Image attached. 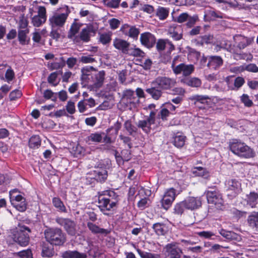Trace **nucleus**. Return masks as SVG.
Wrapping results in <instances>:
<instances>
[{"label":"nucleus","mask_w":258,"mask_h":258,"mask_svg":"<svg viewBox=\"0 0 258 258\" xmlns=\"http://www.w3.org/2000/svg\"><path fill=\"white\" fill-rule=\"evenodd\" d=\"M229 147L234 154L240 157L250 158L254 156V152L251 148L237 140H233L230 142Z\"/></svg>","instance_id":"nucleus-7"},{"label":"nucleus","mask_w":258,"mask_h":258,"mask_svg":"<svg viewBox=\"0 0 258 258\" xmlns=\"http://www.w3.org/2000/svg\"><path fill=\"white\" fill-rule=\"evenodd\" d=\"M172 203L173 201L163 196L161 200V204L162 207L164 209L168 210L171 207Z\"/></svg>","instance_id":"nucleus-55"},{"label":"nucleus","mask_w":258,"mask_h":258,"mask_svg":"<svg viewBox=\"0 0 258 258\" xmlns=\"http://www.w3.org/2000/svg\"><path fill=\"white\" fill-rule=\"evenodd\" d=\"M111 40V35L109 34L103 33L100 35V41L103 44L109 43Z\"/></svg>","instance_id":"nucleus-57"},{"label":"nucleus","mask_w":258,"mask_h":258,"mask_svg":"<svg viewBox=\"0 0 258 258\" xmlns=\"http://www.w3.org/2000/svg\"><path fill=\"white\" fill-rule=\"evenodd\" d=\"M186 209L191 210L197 209L202 205L200 198L189 197L184 200Z\"/></svg>","instance_id":"nucleus-21"},{"label":"nucleus","mask_w":258,"mask_h":258,"mask_svg":"<svg viewBox=\"0 0 258 258\" xmlns=\"http://www.w3.org/2000/svg\"><path fill=\"white\" fill-rule=\"evenodd\" d=\"M226 187L228 191H231L234 196L240 191V183L235 179H230L226 181Z\"/></svg>","instance_id":"nucleus-20"},{"label":"nucleus","mask_w":258,"mask_h":258,"mask_svg":"<svg viewBox=\"0 0 258 258\" xmlns=\"http://www.w3.org/2000/svg\"><path fill=\"white\" fill-rule=\"evenodd\" d=\"M220 234L228 240H235L238 238V235L235 232L231 231H226L224 229H221L219 231Z\"/></svg>","instance_id":"nucleus-35"},{"label":"nucleus","mask_w":258,"mask_h":258,"mask_svg":"<svg viewBox=\"0 0 258 258\" xmlns=\"http://www.w3.org/2000/svg\"><path fill=\"white\" fill-rule=\"evenodd\" d=\"M152 228L158 235H164L167 232V227L163 223H156L153 225Z\"/></svg>","instance_id":"nucleus-28"},{"label":"nucleus","mask_w":258,"mask_h":258,"mask_svg":"<svg viewBox=\"0 0 258 258\" xmlns=\"http://www.w3.org/2000/svg\"><path fill=\"white\" fill-rule=\"evenodd\" d=\"M181 82L184 84L192 87H198L201 85V80L195 77H184L181 80Z\"/></svg>","instance_id":"nucleus-25"},{"label":"nucleus","mask_w":258,"mask_h":258,"mask_svg":"<svg viewBox=\"0 0 258 258\" xmlns=\"http://www.w3.org/2000/svg\"><path fill=\"white\" fill-rule=\"evenodd\" d=\"M18 227L19 228L13 235V240L20 246H25L29 243L28 233H30L31 230L29 227L24 225L19 224Z\"/></svg>","instance_id":"nucleus-9"},{"label":"nucleus","mask_w":258,"mask_h":258,"mask_svg":"<svg viewBox=\"0 0 258 258\" xmlns=\"http://www.w3.org/2000/svg\"><path fill=\"white\" fill-rule=\"evenodd\" d=\"M193 173L197 176H202L205 178H208L209 175V172L207 169L202 167H195Z\"/></svg>","instance_id":"nucleus-38"},{"label":"nucleus","mask_w":258,"mask_h":258,"mask_svg":"<svg viewBox=\"0 0 258 258\" xmlns=\"http://www.w3.org/2000/svg\"><path fill=\"white\" fill-rule=\"evenodd\" d=\"M208 61L207 66L211 70H218L223 64L224 60L222 57L218 55H208L203 57L201 60L202 63Z\"/></svg>","instance_id":"nucleus-12"},{"label":"nucleus","mask_w":258,"mask_h":258,"mask_svg":"<svg viewBox=\"0 0 258 258\" xmlns=\"http://www.w3.org/2000/svg\"><path fill=\"white\" fill-rule=\"evenodd\" d=\"M233 39L234 43L230 51L233 58L236 60L244 59L245 54L242 52V50L250 44L251 38L241 35H235L233 37Z\"/></svg>","instance_id":"nucleus-4"},{"label":"nucleus","mask_w":258,"mask_h":258,"mask_svg":"<svg viewBox=\"0 0 258 258\" xmlns=\"http://www.w3.org/2000/svg\"><path fill=\"white\" fill-rule=\"evenodd\" d=\"M98 194V207L104 214L108 215V212L116 207L118 195L111 190L99 191Z\"/></svg>","instance_id":"nucleus-2"},{"label":"nucleus","mask_w":258,"mask_h":258,"mask_svg":"<svg viewBox=\"0 0 258 258\" xmlns=\"http://www.w3.org/2000/svg\"><path fill=\"white\" fill-rule=\"evenodd\" d=\"M124 126L131 136H133L134 134L137 132V129L136 127L133 125L131 122L129 120H127L124 122Z\"/></svg>","instance_id":"nucleus-48"},{"label":"nucleus","mask_w":258,"mask_h":258,"mask_svg":"<svg viewBox=\"0 0 258 258\" xmlns=\"http://www.w3.org/2000/svg\"><path fill=\"white\" fill-rule=\"evenodd\" d=\"M55 222L60 226L63 227L68 234L74 236L76 233V224L72 220L69 218L56 217Z\"/></svg>","instance_id":"nucleus-11"},{"label":"nucleus","mask_w":258,"mask_h":258,"mask_svg":"<svg viewBox=\"0 0 258 258\" xmlns=\"http://www.w3.org/2000/svg\"><path fill=\"white\" fill-rule=\"evenodd\" d=\"M52 204L53 206L61 212H67V209L63 202L58 198H54L52 199Z\"/></svg>","instance_id":"nucleus-37"},{"label":"nucleus","mask_w":258,"mask_h":258,"mask_svg":"<svg viewBox=\"0 0 258 258\" xmlns=\"http://www.w3.org/2000/svg\"><path fill=\"white\" fill-rule=\"evenodd\" d=\"M245 83L244 79L242 77H236L234 81L233 86L231 87L232 90H238Z\"/></svg>","instance_id":"nucleus-47"},{"label":"nucleus","mask_w":258,"mask_h":258,"mask_svg":"<svg viewBox=\"0 0 258 258\" xmlns=\"http://www.w3.org/2000/svg\"><path fill=\"white\" fill-rule=\"evenodd\" d=\"M247 204L251 208L255 207L258 203V194L255 192H251L246 198Z\"/></svg>","instance_id":"nucleus-31"},{"label":"nucleus","mask_w":258,"mask_h":258,"mask_svg":"<svg viewBox=\"0 0 258 258\" xmlns=\"http://www.w3.org/2000/svg\"><path fill=\"white\" fill-rule=\"evenodd\" d=\"M167 39H159L156 43V48L158 51L163 50L167 44Z\"/></svg>","instance_id":"nucleus-59"},{"label":"nucleus","mask_w":258,"mask_h":258,"mask_svg":"<svg viewBox=\"0 0 258 258\" xmlns=\"http://www.w3.org/2000/svg\"><path fill=\"white\" fill-rule=\"evenodd\" d=\"M54 254L53 248L47 245H43L42 250V256L43 257H51Z\"/></svg>","instance_id":"nucleus-42"},{"label":"nucleus","mask_w":258,"mask_h":258,"mask_svg":"<svg viewBox=\"0 0 258 258\" xmlns=\"http://www.w3.org/2000/svg\"><path fill=\"white\" fill-rule=\"evenodd\" d=\"M247 221L250 227L258 231V212L251 213L248 216Z\"/></svg>","instance_id":"nucleus-26"},{"label":"nucleus","mask_w":258,"mask_h":258,"mask_svg":"<svg viewBox=\"0 0 258 258\" xmlns=\"http://www.w3.org/2000/svg\"><path fill=\"white\" fill-rule=\"evenodd\" d=\"M199 21V19L197 15H194L192 16L189 15L188 19L187 20L185 25L187 28H191Z\"/></svg>","instance_id":"nucleus-46"},{"label":"nucleus","mask_w":258,"mask_h":258,"mask_svg":"<svg viewBox=\"0 0 258 258\" xmlns=\"http://www.w3.org/2000/svg\"><path fill=\"white\" fill-rule=\"evenodd\" d=\"M105 135V133H92L88 136V140L93 142L100 143L103 139V136Z\"/></svg>","instance_id":"nucleus-40"},{"label":"nucleus","mask_w":258,"mask_h":258,"mask_svg":"<svg viewBox=\"0 0 258 258\" xmlns=\"http://www.w3.org/2000/svg\"><path fill=\"white\" fill-rule=\"evenodd\" d=\"M41 145V140L38 136H33L29 139V146L30 148H38Z\"/></svg>","instance_id":"nucleus-36"},{"label":"nucleus","mask_w":258,"mask_h":258,"mask_svg":"<svg viewBox=\"0 0 258 258\" xmlns=\"http://www.w3.org/2000/svg\"><path fill=\"white\" fill-rule=\"evenodd\" d=\"M244 71L252 73L258 72V67L254 63H249L248 64H244Z\"/></svg>","instance_id":"nucleus-54"},{"label":"nucleus","mask_w":258,"mask_h":258,"mask_svg":"<svg viewBox=\"0 0 258 258\" xmlns=\"http://www.w3.org/2000/svg\"><path fill=\"white\" fill-rule=\"evenodd\" d=\"M87 225L89 230L94 234H105L106 235L109 233V231L107 229L100 228L98 226L94 224L92 222H88Z\"/></svg>","instance_id":"nucleus-23"},{"label":"nucleus","mask_w":258,"mask_h":258,"mask_svg":"<svg viewBox=\"0 0 258 258\" xmlns=\"http://www.w3.org/2000/svg\"><path fill=\"white\" fill-rule=\"evenodd\" d=\"M60 74H62L61 70L51 73L47 78L48 83L54 86H56L60 80V79L58 78V76Z\"/></svg>","instance_id":"nucleus-29"},{"label":"nucleus","mask_w":258,"mask_h":258,"mask_svg":"<svg viewBox=\"0 0 258 258\" xmlns=\"http://www.w3.org/2000/svg\"><path fill=\"white\" fill-rule=\"evenodd\" d=\"M214 40V37L212 35H205L201 36L196 39L194 41L198 45L203 46L205 44L212 43Z\"/></svg>","instance_id":"nucleus-24"},{"label":"nucleus","mask_w":258,"mask_h":258,"mask_svg":"<svg viewBox=\"0 0 258 258\" xmlns=\"http://www.w3.org/2000/svg\"><path fill=\"white\" fill-rule=\"evenodd\" d=\"M173 83L171 79L159 77L151 83L150 88H147L146 92L152 97H161L162 90L169 88Z\"/></svg>","instance_id":"nucleus-3"},{"label":"nucleus","mask_w":258,"mask_h":258,"mask_svg":"<svg viewBox=\"0 0 258 258\" xmlns=\"http://www.w3.org/2000/svg\"><path fill=\"white\" fill-rule=\"evenodd\" d=\"M208 15L213 18H223V14L219 11L210 10L208 12Z\"/></svg>","instance_id":"nucleus-61"},{"label":"nucleus","mask_w":258,"mask_h":258,"mask_svg":"<svg viewBox=\"0 0 258 258\" xmlns=\"http://www.w3.org/2000/svg\"><path fill=\"white\" fill-rule=\"evenodd\" d=\"M185 137L182 135H176L174 138L173 144L177 148H181L185 143Z\"/></svg>","instance_id":"nucleus-43"},{"label":"nucleus","mask_w":258,"mask_h":258,"mask_svg":"<svg viewBox=\"0 0 258 258\" xmlns=\"http://www.w3.org/2000/svg\"><path fill=\"white\" fill-rule=\"evenodd\" d=\"M168 33L170 37L175 41H178L182 38V33L179 28H171Z\"/></svg>","instance_id":"nucleus-27"},{"label":"nucleus","mask_w":258,"mask_h":258,"mask_svg":"<svg viewBox=\"0 0 258 258\" xmlns=\"http://www.w3.org/2000/svg\"><path fill=\"white\" fill-rule=\"evenodd\" d=\"M70 13L69 7L66 5L57 9L49 17V25L52 28L63 27Z\"/></svg>","instance_id":"nucleus-5"},{"label":"nucleus","mask_w":258,"mask_h":258,"mask_svg":"<svg viewBox=\"0 0 258 258\" xmlns=\"http://www.w3.org/2000/svg\"><path fill=\"white\" fill-rule=\"evenodd\" d=\"M185 209H186V205L184 201H183L175 205L174 211L175 213L177 214H181L183 213Z\"/></svg>","instance_id":"nucleus-50"},{"label":"nucleus","mask_w":258,"mask_h":258,"mask_svg":"<svg viewBox=\"0 0 258 258\" xmlns=\"http://www.w3.org/2000/svg\"><path fill=\"white\" fill-rule=\"evenodd\" d=\"M202 30V27L200 26H197L193 27L188 32V34L190 36H194L200 33Z\"/></svg>","instance_id":"nucleus-63"},{"label":"nucleus","mask_w":258,"mask_h":258,"mask_svg":"<svg viewBox=\"0 0 258 258\" xmlns=\"http://www.w3.org/2000/svg\"><path fill=\"white\" fill-rule=\"evenodd\" d=\"M95 168L93 171L94 178L98 182H104L108 177L105 164L103 162H97Z\"/></svg>","instance_id":"nucleus-13"},{"label":"nucleus","mask_w":258,"mask_h":258,"mask_svg":"<svg viewBox=\"0 0 258 258\" xmlns=\"http://www.w3.org/2000/svg\"><path fill=\"white\" fill-rule=\"evenodd\" d=\"M113 45L116 49L121 51L124 54L130 53L131 44L124 40L115 38L113 40Z\"/></svg>","instance_id":"nucleus-18"},{"label":"nucleus","mask_w":258,"mask_h":258,"mask_svg":"<svg viewBox=\"0 0 258 258\" xmlns=\"http://www.w3.org/2000/svg\"><path fill=\"white\" fill-rule=\"evenodd\" d=\"M80 25L77 23H73L68 33V37L73 39L76 37V34L78 33L80 29Z\"/></svg>","instance_id":"nucleus-39"},{"label":"nucleus","mask_w":258,"mask_h":258,"mask_svg":"<svg viewBox=\"0 0 258 258\" xmlns=\"http://www.w3.org/2000/svg\"><path fill=\"white\" fill-rule=\"evenodd\" d=\"M66 66V61L63 57L60 58L59 62H54L48 63V67L51 71L62 69Z\"/></svg>","instance_id":"nucleus-33"},{"label":"nucleus","mask_w":258,"mask_h":258,"mask_svg":"<svg viewBox=\"0 0 258 258\" xmlns=\"http://www.w3.org/2000/svg\"><path fill=\"white\" fill-rule=\"evenodd\" d=\"M14 207L20 212H24L27 208V204L25 199L17 203H14Z\"/></svg>","instance_id":"nucleus-51"},{"label":"nucleus","mask_w":258,"mask_h":258,"mask_svg":"<svg viewBox=\"0 0 258 258\" xmlns=\"http://www.w3.org/2000/svg\"><path fill=\"white\" fill-rule=\"evenodd\" d=\"M93 32L94 31L92 27L87 26L82 29L79 35L74 38L73 41L78 43H80L81 41L88 42L90 40V34Z\"/></svg>","instance_id":"nucleus-17"},{"label":"nucleus","mask_w":258,"mask_h":258,"mask_svg":"<svg viewBox=\"0 0 258 258\" xmlns=\"http://www.w3.org/2000/svg\"><path fill=\"white\" fill-rule=\"evenodd\" d=\"M139 33V30L138 28L134 26H132L128 31V36L133 38H137Z\"/></svg>","instance_id":"nucleus-58"},{"label":"nucleus","mask_w":258,"mask_h":258,"mask_svg":"<svg viewBox=\"0 0 258 258\" xmlns=\"http://www.w3.org/2000/svg\"><path fill=\"white\" fill-rule=\"evenodd\" d=\"M219 46L223 49L226 50L227 51L231 53V49L232 50V45L228 44V42L227 40H222L219 43Z\"/></svg>","instance_id":"nucleus-56"},{"label":"nucleus","mask_w":258,"mask_h":258,"mask_svg":"<svg viewBox=\"0 0 258 258\" xmlns=\"http://www.w3.org/2000/svg\"><path fill=\"white\" fill-rule=\"evenodd\" d=\"M17 190L13 189L10 191V197L12 204L14 205V203H17L21 202L25 199L21 195H17Z\"/></svg>","instance_id":"nucleus-34"},{"label":"nucleus","mask_w":258,"mask_h":258,"mask_svg":"<svg viewBox=\"0 0 258 258\" xmlns=\"http://www.w3.org/2000/svg\"><path fill=\"white\" fill-rule=\"evenodd\" d=\"M176 195V190L172 187L167 189L164 196L173 202Z\"/></svg>","instance_id":"nucleus-49"},{"label":"nucleus","mask_w":258,"mask_h":258,"mask_svg":"<svg viewBox=\"0 0 258 258\" xmlns=\"http://www.w3.org/2000/svg\"><path fill=\"white\" fill-rule=\"evenodd\" d=\"M46 10L44 7L39 6L38 8V15L32 18V23L35 27H40L46 21Z\"/></svg>","instance_id":"nucleus-16"},{"label":"nucleus","mask_w":258,"mask_h":258,"mask_svg":"<svg viewBox=\"0 0 258 258\" xmlns=\"http://www.w3.org/2000/svg\"><path fill=\"white\" fill-rule=\"evenodd\" d=\"M137 252L142 258H160V254L142 251L140 249H137Z\"/></svg>","instance_id":"nucleus-45"},{"label":"nucleus","mask_w":258,"mask_h":258,"mask_svg":"<svg viewBox=\"0 0 258 258\" xmlns=\"http://www.w3.org/2000/svg\"><path fill=\"white\" fill-rule=\"evenodd\" d=\"M140 41L142 44L148 48H151L156 43V38L151 33L145 32L141 34Z\"/></svg>","instance_id":"nucleus-19"},{"label":"nucleus","mask_w":258,"mask_h":258,"mask_svg":"<svg viewBox=\"0 0 258 258\" xmlns=\"http://www.w3.org/2000/svg\"><path fill=\"white\" fill-rule=\"evenodd\" d=\"M205 194L209 204L213 205L217 209L223 210L224 208V200L221 194L215 187H210Z\"/></svg>","instance_id":"nucleus-8"},{"label":"nucleus","mask_w":258,"mask_h":258,"mask_svg":"<svg viewBox=\"0 0 258 258\" xmlns=\"http://www.w3.org/2000/svg\"><path fill=\"white\" fill-rule=\"evenodd\" d=\"M166 249L169 258H192L190 256L183 255L182 249L175 244H168Z\"/></svg>","instance_id":"nucleus-15"},{"label":"nucleus","mask_w":258,"mask_h":258,"mask_svg":"<svg viewBox=\"0 0 258 258\" xmlns=\"http://www.w3.org/2000/svg\"><path fill=\"white\" fill-rule=\"evenodd\" d=\"M91 70L95 71L93 67H85L82 69V81L84 86H87L90 91H97L101 87L104 80L105 73L104 71L99 72H91Z\"/></svg>","instance_id":"nucleus-1"},{"label":"nucleus","mask_w":258,"mask_h":258,"mask_svg":"<svg viewBox=\"0 0 258 258\" xmlns=\"http://www.w3.org/2000/svg\"><path fill=\"white\" fill-rule=\"evenodd\" d=\"M156 112L151 111L149 115L147 116L146 119L139 120L137 123L138 127L142 128L143 132L148 134L151 132V125L155 122Z\"/></svg>","instance_id":"nucleus-14"},{"label":"nucleus","mask_w":258,"mask_h":258,"mask_svg":"<svg viewBox=\"0 0 258 258\" xmlns=\"http://www.w3.org/2000/svg\"><path fill=\"white\" fill-rule=\"evenodd\" d=\"M18 254L21 258H33L32 252L29 249L20 251Z\"/></svg>","instance_id":"nucleus-62"},{"label":"nucleus","mask_w":258,"mask_h":258,"mask_svg":"<svg viewBox=\"0 0 258 258\" xmlns=\"http://www.w3.org/2000/svg\"><path fill=\"white\" fill-rule=\"evenodd\" d=\"M67 111L71 114H74L76 111L75 103L72 101H69L66 106Z\"/></svg>","instance_id":"nucleus-60"},{"label":"nucleus","mask_w":258,"mask_h":258,"mask_svg":"<svg viewBox=\"0 0 258 258\" xmlns=\"http://www.w3.org/2000/svg\"><path fill=\"white\" fill-rule=\"evenodd\" d=\"M178 57V56H175L172 61L171 67L173 71L176 75L182 73L184 77H188L194 71L195 67L192 64H186L184 63L175 66L176 61Z\"/></svg>","instance_id":"nucleus-10"},{"label":"nucleus","mask_w":258,"mask_h":258,"mask_svg":"<svg viewBox=\"0 0 258 258\" xmlns=\"http://www.w3.org/2000/svg\"><path fill=\"white\" fill-rule=\"evenodd\" d=\"M28 32L29 30L27 29L19 30L18 40L21 44L24 45L29 43L30 39H27V34L28 33Z\"/></svg>","instance_id":"nucleus-32"},{"label":"nucleus","mask_w":258,"mask_h":258,"mask_svg":"<svg viewBox=\"0 0 258 258\" xmlns=\"http://www.w3.org/2000/svg\"><path fill=\"white\" fill-rule=\"evenodd\" d=\"M231 73L239 74L244 71V64L239 66H235L231 67L229 69Z\"/></svg>","instance_id":"nucleus-64"},{"label":"nucleus","mask_w":258,"mask_h":258,"mask_svg":"<svg viewBox=\"0 0 258 258\" xmlns=\"http://www.w3.org/2000/svg\"><path fill=\"white\" fill-rule=\"evenodd\" d=\"M62 258H87L85 253H81L77 250H67L61 253Z\"/></svg>","instance_id":"nucleus-22"},{"label":"nucleus","mask_w":258,"mask_h":258,"mask_svg":"<svg viewBox=\"0 0 258 258\" xmlns=\"http://www.w3.org/2000/svg\"><path fill=\"white\" fill-rule=\"evenodd\" d=\"M80 61L84 63H92L96 62V60L93 57V55H83L80 58Z\"/></svg>","instance_id":"nucleus-53"},{"label":"nucleus","mask_w":258,"mask_h":258,"mask_svg":"<svg viewBox=\"0 0 258 258\" xmlns=\"http://www.w3.org/2000/svg\"><path fill=\"white\" fill-rule=\"evenodd\" d=\"M106 98V100H105L99 106L102 110H105L108 108H111L114 104L113 98Z\"/></svg>","instance_id":"nucleus-44"},{"label":"nucleus","mask_w":258,"mask_h":258,"mask_svg":"<svg viewBox=\"0 0 258 258\" xmlns=\"http://www.w3.org/2000/svg\"><path fill=\"white\" fill-rule=\"evenodd\" d=\"M169 14V9L168 8L159 7L156 12V15L160 20H165Z\"/></svg>","instance_id":"nucleus-30"},{"label":"nucleus","mask_w":258,"mask_h":258,"mask_svg":"<svg viewBox=\"0 0 258 258\" xmlns=\"http://www.w3.org/2000/svg\"><path fill=\"white\" fill-rule=\"evenodd\" d=\"M189 15L187 13H182L174 18V21L178 23H183L188 19Z\"/></svg>","instance_id":"nucleus-52"},{"label":"nucleus","mask_w":258,"mask_h":258,"mask_svg":"<svg viewBox=\"0 0 258 258\" xmlns=\"http://www.w3.org/2000/svg\"><path fill=\"white\" fill-rule=\"evenodd\" d=\"M46 240L50 244L61 246L66 241V234L59 228H48L44 232Z\"/></svg>","instance_id":"nucleus-6"},{"label":"nucleus","mask_w":258,"mask_h":258,"mask_svg":"<svg viewBox=\"0 0 258 258\" xmlns=\"http://www.w3.org/2000/svg\"><path fill=\"white\" fill-rule=\"evenodd\" d=\"M121 0H103V4L107 7L111 9L119 8Z\"/></svg>","instance_id":"nucleus-41"}]
</instances>
